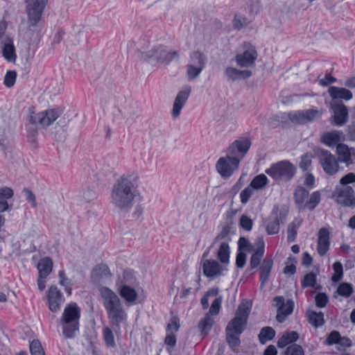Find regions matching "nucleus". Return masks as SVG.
Listing matches in <instances>:
<instances>
[{"mask_svg":"<svg viewBox=\"0 0 355 355\" xmlns=\"http://www.w3.org/2000/svg\"><path fill=\"white\" fill-rule=\"evenodd\" d=\"M139 175L135 171L121 175L114 183L110 195L111 204L119 211L128 213L132 207L138 191Z\"/></svg>","mask_w":355,"mask_h":355,"instance_id":"1","label":"nucleus"},{"mask_svg":"<svg viewBox=\"0 0 355 355\" xmlns=\"http://www.w3.org/2000/svg\"><path fill=\"white\" fill-rule=\"evenodd\" d=\"M137 52L139 58L151 64L162 63L170 64L173 60H179L180 54L178 51H168L166 46L155 44L150 46L147 37L141 38L138 42Z\"/></svg>","mask_w":355,"mask_h":355,"instance_id":"2","label":"nucleus"},{"mask_svg":"<svg viewBox=\"0 0 355 355\" xmlns=\"http://www.w3.org/2000/svg\"><path fill=\"white\" fill-rule=\"evenodd\" d=\"M101 295L110 325L115 332H120L121 324L126 322L128 314L119 297L107 287L101 289Z\"/></svg>","mask_w":355,"mask_h":355,"instance_id":"3","label":"nucleus"},{"mask_svg":"<svg viewBox=\"0 0 355 355\" xmlns=\"http://www.w3.org/2000/svg\"><path fill=\"white\" fill-rule=\"evenodd\" d=\"M80 309L76 303H71L65 306L60 318L63 335L67 338L76 336L79 330Z\"/></svg>","mask_w":355,"mask_h":355,"instance_id":"4","label":"nucleus"},{"mask_svg":"<svg viewBox=\"0 0 355 355\" xmlns=\"http://www.w3.org/2000/svg\"><path fill=\"white\" fill-rule=\"evenodd\" d=\"M265 172L275 181L288 182L295 175L296 167L288 160H282L272 164Z\"/></svg>","mask_w":355,"mask_h":355,"instance_id":"5","label":"nucleus"},{"mask_svg":"<svg viewBox=\"0 0 355 355\" xmlns=\"http://www.w3.org/2000/svg\"><path fill=\"white\" fill-rule=\"evenodd\" d=\"M319 163L324 172L329 175H336L340 169L338 159L329 150L318 148L316 151Z\"/></svg>","mask_w":355,"mask_h":355,"instance_id":"6","label":"nucleus"},{"mask_svg":"<svg viewBox=\"0 0 355 355\" xmlns=\"http://www.w3.org/2000/svg\"><path fill=\"white\" fill-rule=\"evenodd\" d=\"M240 162V158L238 156L228 154L219 158L217 161L216 164V171L223 178L227 179L238 169Z\"/></svg>","mask_w":355,"mask_h":355,"instance_id":"7","label":"nucleus"},{"mask_svg":"<svg viewBox=\"0 0 355 355\" xmlns=\"http://www.w3.org/2000/svg\"><path fill=\"white\" fill-rule=\"evenodd\" d=\"M288 214V209L286 207L274 206L266 227L268 234L272 235L279 232V225L284 223Z\"/></svg>","mask_w":355,"mask_h":355,"instance_id":"8","label":"nucleus"},{"mask_svg":"<svg viewBox=\"0 0 355 355\" xmlns=\"http://www.w3.org/2000/svg\"><path fill=\"white\" fill-rule=\"evenodd\" d=\"M47 2L48 0H25L28 21L31 26L37 25Z\"/></svg>","mask_w":355,"mask_h":355,"instance_id":"9","label":"nucleus"},{"mask_svg":"<svg viewBox=\"0 0 355 355\" xmlns=\"http://www.w3.org/2000/svg\"><path fill=\"white\" fill-rule=\"evenodd\" d=\"M60 115V112L55 109L46 110L38 113L31 112L29 122L32 125H40L42 127L50 125Z\"/></svg>","mask_w":355,"mask_h":355,"instance_id":"10","label":"nucleus"},{"mask_svg":"<svg viewBox=\"0 0 355 355\" xmlns=\"http://www.w3.org/2000/svg\"><path fill=\"white\" fill-rule=\"evenodd\" d=\"M243 47V53L236 55V62L241 67H251L254 64L255 60L257 58V52L255 48L250 43L245 42Z\"/></svg>","mask_w":355,"mask_h":355,"instance_id":"11","label":"nucleus"},{"mask_svg":"<svg viewBox=\"0 0 355 355\" xmlns=\"http://www.w3.org/2000/svg\"><path fill=\"white\" fill-rule=\"evenodd\" d=\"M322 112L318 110H306L291 112L288 114V119L293 123L305 124L321 116Z\"/></svg>","mask_w":355,"mask_h":355,"instance_id":"12","label":"nucleus"},{"mask_svg":"<svg viewBox=\"0 0 355 355\" xmlns=\"http://www.w3.org/2000/svg\"><path fill=\"white\" fill-rule=\"evenodd\" d=\"M336 202L343 207H355L354 189L350 186L337 187L336 189Z\"/></svg>","mask_w":355,"mask_h":355,"instance_id":"13","label":"nucleus"},{"mask_svg":"<svg viewBox=\"0 0 355 355\" xmlns=\"http://www.w3.org/2000/svg\"><path fill=\"white\" fill-rule=\"evenodd\" d=\"M251 146V141L246 137H240L235 140L227 148V153L238 156L240 161L245 157Z\"/></svg>","mask_w":355,"mask_h":355,"instance_id":"14","label":"nucleus"},{"mask_svg":"<svg viewBox=\"0 0 355 355\" xmlns=\"http://www.w3.org/2000/svg\"><path fill=\"white\" fill-rule=\"evenodd\" d=\"M331 108L334 111L332 124L338 126L344 125L348 120V109L343 103H333Z\"/></svg>","mask_w":355,"mask_h":355,"instance_id":"15","label":"nucleus"},{"mask_svg":"<svg viewBox=\"0 0 355 355\" xmlns=\"http://www.w3.org/2000/svg\"><path fill=\"white\" fill-rule=\"evenodd\" d=\"M191 91V87L190 86H185L178 93L173 106L172 114L174 118L180 116L181 110L186 103Z\"/></svg>","mask_w":355,"mask_h":355,"instance_id":"16","label":"nucleus"},{"mask_svg":"<svg viewBox=\"0 0 355 355\" xmlns=\"http://www.w3.org/2000/svg\"><path fill=\"white\" fill-rule=\"evenodd\" d=\"M49 309L52 312H57L60 310L61 303L63 301L62 295L57 286H51L47 294Z\"/></svg>","mask_w":355,"mask_h":355,"instance_id":"17","label":"nucleus"},{"mask_svg":"<svg viewBox=\"0 0 355 355\" xmlns=\"http://www.w3.org/2000/svg\"><path fill=\"white\" fill-rule=\"evenodd\" d=\"M321 141L328 147L333 148L338 144L340 141L345 140V135L342 131L333 130L326 132L321 135Z\"/></svg>","mask_w":355,"mask_h":355,"instance_id":"18","label":"nucleus"},{"mask_svg":"<svg viewBox=\"0 0 355 355\" xmlns=\"http://www.w3.org/2000/svg\"><path fill=\"white\" fill-rule=\"evenodd\" d=\"M202 268L204 275L210 278L221 275L224 270V268L217 261L212 259L205 260Z\"/></svg>","mask_w":355,"mask_h":355,"instance_id":"19","label":"nucleus"},{"mask_svg":"<svg viewBox=\"0 0 355 355\" xmlns=\"http://www.w3.org/2000/svg\"><path fill=\"white\" fill-rule=\"evenodd\" d=\"M329 232L322 227L318 232L317 250L320 256H324L329 248Z\"/></svg>","mask_w":355,"mask_h":355,"instance_id":"20","label":"nucleus"},{"mask_svg":"<svg viewBox=\"0 0 355 355\" xmlns=\"http://www.w3.org/2000/svg\"><path fill=\"white\" fill-rule=\"evenodd\" d=\"M117 291L120 296L128 304H133L137 299V293L135 289L125 284L118 285Z\"/></svg>","mask_w":355,"mask_h":355,"instance_id":"21","label":"nucleus"},{"mask_svg":"<svg viewBox=\"0 0 355 355\" xmlns=\"http://www.w3.org/2000/svg\"><path fill=\"white\" fill-rule=\"evenodd\" d=\"M272 266L273 260L272 257H265L261 263L259 271L261 288L264 287L266 283L268 281Z\"/></svg>","mask_w":355,"mask_h":355,"instance_id":"22","label":"nucleus"},{"mask_svg":"<svg viewBox=\"0 0 355 355\" xmlns=\"http://www.w3.org/2000/svg\"><path fill=\"white\" fill-rule=\"evenodd\" d=\"M225 75L228 80L236 81L250 78L252 76V72L250 70H239L228 67L225 69Z\"/></svg>","mask_w":355,"mask_h":355,"instance_id":"23","label":"nucleus"},{"mask_svg":"<svg viewBox=\"0 0 355 355\" xmlns=\"http://www.w3.org/2000/svg\"><path fill=\"white\" fill-rule=\"evenodd\" d=\"M328 93L333 100L349 101L352 98V93L344 87L331 86L328 89Z\"/></svg>","mask_w":355,"mask_h":355,"instance_id":"24","label":"nucleus"},{"mask_svg":"<svg viewBox=\"0 0 355 355\" xmlns=\"http://www.w3.org/2000/svg\"><path fill=\"white\" fill-rule=\"evenodd\" d=\"M247 322L241 320L238 317H234L230 321L226 327L225 331L241 335L245 329Z\"/></svg>","mask_w":355,"mask_h":355,"instance_id":"25","label":"nucleus"},{"mask_svg":"<svg viewBox=\"0 0 355 355\" xmlns=\"http://www.w3.org/2000/svg\"><path fill=\"white\" fill-rule=\"evenodd\" d=\"M39 275L41 277H47L52 271L53 261L49 257H44L40 260L37 263Z\"/></svg>","mask_w":355,"mask_h":355,"instance_id":"26","label":"nucleus"},{"mask_svg":"<svg viewBox=\"0 0 355 355\" xmlns=\"http://www.w3.org/2000/svg\"><path fill=\"white\" fill-rule=\"evenodd\" d=\"M336 153L339 155V157L337 158L338 162L345 163L347 166L352 164L351 153L346 144H338L336 147Z\"/></svg>","mask_w":355,"mask_h":355,"instance_id":"27","label":"nucleus"},{"mask_svg":"<svg viewBox=\"0 0 355 355\" xmlns=\"http://www.w3.org/2000/svg\"><path fill=\"white\" fill-rule=\"evenodd\" d=\"M207 61V58L203 53L195 51L190 54V63L189 64L204 69Z\"/></svg>","mask_w":355,"mask_h":355,"instance_id":"28","label":"nucleus"},{"mask_svg":"<svg viewBox=\"0 0 355 355\" xmlns=\"http://www.w3.org/2000/svg\"><path fill=\"white\" fill-rule=\"evenodd\" d=\"M264 253V242L262 239L259 241V246L252 254L250 261V269L257 268L261 263V260Z\"/></svg>","mask_w":355,"mask_h":355,"instance_id":"29","label":"nucleus"},{"mask_svg":"<svg viewBox=\"0 0 355 355\" xmlns=\"http://www.w3.org/2000/svg\"><path fill=\"white\" fill-rule=\"evenodd\" d=\"M308 195L309 191L303 187L298 186L295 189L294 199L299 209H304Z\"/></svg>","mask_w":355,"mask_h":355,"instance_id":"30","label":"nucleus"},{"mask_svg":"<svg viewBox=\"0 0 355 355\" xmlns=\"http://www.w3.org/2000/svg\"><path fill=\"white\" fill-rule=\"evenodd\" d=\"M299 334L295 331L286 332L279 338L277 341V347L279 348H284L288 344H294L293 343L297 340Z\"/></svg>","mask_w":355,"mask_h":355,"instance_id":"31","label":"nucleus"},{"mask_svg":"<svg viewBox=\"0 0 355 355\" xmlns=\"http://www.w3.org/2000/svg\"><path fill=\"white\" fill-rule=\"evenodd\" d=\"M3 56L8 62H15L17 55L15 53V48L11 40L6 42L3 48Z\"/></svg>","mask_w":355,"mask_h":355,"instance_id":"32","label":"nucleus"},{"mask_svg":"<svg viewBox=\"0 0 355 355\" xmlns=\"http://www.w3.org/2000/svg\"><path fill=\"white\" fill-rule=\"evenodd\" d=\"M214 324V319L209 315V313H206L205 317L199 322L198 327L200 331L202 336H206L209 334Z\"/></svg>","mask_w":355,"mask_h":355,"instance_id":"33","label":"nucleus"},{"mask_svg":"<svg viewBox=\"0 0 355 355\" xmlns=\"http://www.w3.org/2000/svg\"><path fill=\"white\" fill-rule=\"evenodd\" d=\"M307 315L309 322L315 327H322L324 323V314L322 312L309 311Z\"/></svg>","mask_w":355,"mask_h":355,"instance_id":"34","label":"nucleus"},{"mask_svg":"<svg viewBox=\"0 0 355 355\" xmlns=\"http://www.w3.org/2000/svg\"><path fill=\"white\" fill-rule=\"evenodd\" d=\"M230 246L227 242H223L218 250L217 257L221 263L227 264L230 261Z\"/></svg>","mask_w":355,"mask_h":355,"instance_id":"35","label":"nucleus"},{"mask_svg":"<svg viewBox=\"0 0 355 355\" xmlns=\"http://www.w3.org/2000/svg\"><path fill=\"white\" fill-rule=\"evenodd\" d=\"M92 277L101 279L111 277V272L108 266L105 264L97 265L92 270Z\"/></svg>","mask_w":355,"mask_h":355,"instance_id":"36","label":"nucleus"},{"mask_svg":"<svg viewBox=\"0 0 355 355\" xmlns=\"http://www.w3.org/2000/svg\"><path fill=\"white\" fill-rule=\"evenodd\" d=\"M301 225L300 220H295L290 223L287 228V241L288 243L294 242L297 234V229Z\"/></svg>","mask_w":355,"mask_h":355,"instance_id":"37","label":"nucleus"},{"mask_svg":"<svg viewBox=\"0 0 355 355\" xmlns=\"http://www.w3.org/2000/svg\"><path fill=\"white\" fill-rule=\"evenodd\" d=\"M294 304L292 300H288L282 311L277 312L276 319L279 322H284L286 318L291 315L293 311Z\"/></svg>","mask_w":355,"mask_h":355,"instance_id":"38","label":"nucleus"},{"mask_svg":"<svg viewBox=\"0 0 355 355\" xmlns=\"http://www.w3.org/2000/svg\"><path fill=\"white\" fill-rule=\"evenodd\" d=\"M275 336V331L270 327H265L261 329L259 340L261 344H265L267 341L272 340Z\"/></svg>","mask_w":355,"mask_h":355,"instance_id":"39","label":"nucleus"},{"mask_svg":"<svg viewBox=\"0 0 355 355\" xmlns=\"http://www.w3.org/2000/svg\"><path fill=\"white\" fill-rule=\"evenodd\" d=\"M268 183V178L264 174H259L252 179L250 186L253 188L254 190H259L265 187Z\"/></svg>","mask_w":355,"mask_h":355,"instance_id":"40","label":"nucleus"},{"mask_svg":"<svg viewBox=\"0 0 355 355\" xmlns=\"http://www.w3.org/2000/svg\"><path fill=\"white\" fill-rule=\"evenodd\" d=\"M320 201V191H314L313 192L309 200L306 202L304 209L307 208L309 210H313L316 206L319 204Z\"/></svg>","mask_w":355,"mask_h":355,"instance_id":"41","label":"nucleus"},{"mask_svg":"<svg viewBox=\"0 0 355 355\" xmlns=\"http://www.w3.org/2000/svg\"><path fill=\"white\" fill-rule=\"evenodd\" d=\"M251 19L245 17L240 14H236L233 21V26L235 28L240 29L247 26L251 22Z\"/></svg>","mask_w":355,"mask_h":355,"instance_id":"42","label":"nucleus"},{"mask_svg":"<svg viewBox=\"0 0 355 355\" xmlns=\"http://www.w3.org/2000/svg\"><path fill=\"white\" fill-rule=\"evenodd\" d=\"M250 311V306L248 304H241L236 311L235 317H238L241 320L245 322L248 321V315Z\"/></svg>","mask_w":355,"mask_h":355,"instance_id":"43","label":"nucleus"},{"mask_svg":"<svg viewBox=\"0 0 355 355\" xmlns=\"http://www.w3.org/2000/svg\"><path fill=\"white\" fill-rule=\"evenodd\" d=\"M8 124L3 117H0V146L5 148L8 144L6 130Z\"/></svg>","mask_w":355,"mask_h":355,"instance_id":"44","label":"nucleus"},{"mask_svg":"<svg viewBox=\"0 0 355 355\" xmlns=\"http://www.w3.org/2000/svg\"><path fill=\"white\" fill-rule=\"evenodd\" d=\"M316 275L310 272L304 275L301 281L302 288L314 287L316 284Z\"/></svg>","mask_w":355,"mask_h":355,"instance_id":"45","label":"nucleus"},{"mask_svg":"<svg viewBox=\"0 0 355 355\" xmlns=\"http://www.w3.org/2000/svg\"><path fill=\"white\" fill-rule=\"evenodd\" d=\"M313 156L311 153H306L301 157V160L299 164L300 169L303 171H306L310 169L312 164Z\"/></svg>","mask_w":355,"mask_h":355,"instance_id":"46","label":"nucleus"},{"mask_svg":"<svg viewBox=\"0 0 355 355\" xmlns=\"http://www.w3.org/2000/svg\"><path fill=\"white\" fill-rule=\"evenodd\" d=\"M337 293L341 296L349 297L353 293V287L349 283H342L338 286Z\"/></svg>","mask_w":355,"mask_h":355,"instance_id":"47","label":"nucleus"},{"mask_svg":"<svg viewBox=\"0 0 355 355\" xmlns=\"http://www.w3.org/2000/svg\"><path fill=\"white\" fill-rule=\"evenodd\" d=\"M200 69L193 65L187 64V76L189 80H193L200 76L202 71Z\"/></svg>","mask_w":355,"mask_h":355,"instance_id":"48","label":"nucleus"},{"mask_svg":"<svg viewBox=\"0 0 355 355\" xmlns=\"http://www.w3.org/2000/svg\"><path fill=\"white\" fill-rule=\"evenodd\" d=\"M284 355H304V351L302 346L291 344L286 349Z\"/></svg>","mask_w":355,"mask_h":355,"instance_id":"49","label":"nucleus"},{"mask_svg":"<svg viewBox=\"0 0 355 355\" xmlns=\"http://www.w3.org/2000/svg\"><path fill=\"white\" fill-rule=\"evenodd\" d=\"M29 347L31 355H44V351L39 340H33Z\"/></svg>","mask_w":355,"mask_h":355,"instance_id":"50","label":"nucleus"},{"mask_svg":"<svg viewBox=\"0 0 355 355\" xmlns=\"http://www.w3.org/2000/svg\"><path fill=\"white\" fill-rule=\"evenodd\" d=\"M333 269L334 274L331 277L333 282H337L340 281L343 277V265L340 262L336 261L333 264Z\"/></svg>","mask_w":355,"mask_h":355,"instance_id":"51","label":"nucleus"},{"mask_svg":"<svg viewBox=\"0 0 355 355\" xmlns=\"http://www.w3.org/2000/svg\"><path fill=\"white\" fill-rule=\"evenodd\" d=\"M222 302L223 297L221 295H219L217 297H216V299L211 303V305L207 313H209V315H217L220 311Z\"/></svg>","mask_w":355,"mask_h":355,"instance_id":"52","label":"nucleus"},{"mask_svg":"<svg viewBox=\"0 0 355 355\" xmlns=\"http://www.w3.org/2000/svg\"><path fill=\"white\" fill-rule=\"evenodd\" d=\"M103 336L105 342L107 346H115L114 337L112 331L110 327H106L103 329Z\"/></svg>","mask_w":355,"mask_h":355,"instance_id":"53","label":"nucleus"},{"mask_svg":"<svg viewBox=\"0 0 355 355\" xmlns=\"http://www.w3.org/2000/svg\"><path fill=\"white\" fill-rule=\"evenodd\" d=\"M237 336L229 331L226 332V341L232 349L236 348L241 343V340Z\"/></svg>","mask_w":355,"mask_h":355,"instance_id":"54","label":"nucleus"},{"mask_svg":"<svg viewBox=\"0 0 355 355\" xmlns=\"http://www.w3.org/2000/svg\"><path fill=\"white\" fill-rule=\"evenodd\" d=\"M80 198L85 202H90L96 198V193L91 189H84L80 192Z\"/></svg>","mask_w":355,"mask_h":355,"instance_id":"55","label":"nucleus"},{"mask_svg":"<svg viewBox=\"0 0 355 355\" xmlns=\"http://www.w3.org/2000/svg\"><path fill=\"white\" fill-rule=\"evenodd\" d=\"M230 232V227L228 225H224L220 232L215 237L213 245L223 239H227L228 241H230V239L228 237Z\"/></svg>","mask_w":355,"mask_h":355,"instance_id":"56","label":"nucleus"},{"mask_svg":"<svg viewBox=\"0 0 355 355\" xmlns=\"http://www.w3.org/2000/svg\"><path fill=\"white\" fill-rule=\"evenodd\" d=\"M17 78V73L15 71H8L4 77V84L8 87H11L14 85Z\"/></svg>","mask_w":355,"mask_h":355,"instance_id":"57","label":"nucleus"},{"mask_svg":"<svg viewBox=\"0 0 355 355\" xmlns=\"http://www.w3.org/2000/svg\"><path fill=\"white\" fill-rule=\"evenodd\" d=\"M315 305L319 308L324 307L328 303L329 298L324 293H319L315 297Z\"/></svg>","mask_w":355,"mask_h":355,"instance_id":"58","label":"nucleus"},{"mask_svg":"<svg viewBox=\"0 0 355 355\" xmlns=\"http://www.w3.org/2000/svg\"><path fill=\"white\" fill-rule=\"evenodd\" d=\"M254 192V189L250 185L245 188L240 193L241 202L242 204H246Z\"/></svg>","mask_w":355,"mask_h":355,"instance_id":"59","label":"nucleus"},{"mask_svg":"<svg viewBox=\"0 0 355 355\" xmlns=\"http://www.w3.org/2000/svg\"><path fill=\"white\" fill-rule=\"evenodd\" d=\"M340 337L341 336L338 331H333L327 336L325 343L329 345H338Z\"/></svg>","mask_w":355,"mask_h":355,"instance_id":"60","label":"nucleus"},{"mask_svg":"<svg viewBox=\"0 0 355 355\" xmlns=\"http://www.w3.org/2000/svg\"><path fill=\"white\" fill-rule=\"evenodd\" d=\"M253 222L248 216L242 215L240 218V225L246 231H250L252 228Z\"/></svg>","mask_w":355,"mask_h":355,"instance_id":"61","label":"nucleus"},{"mask_svg":"<svg viewBox=\"0 0 355 355\" xmlns=\"http://www.w3.org/2000/svg\"><path fill=\"white\" fill-rule=\"evenodd\" d=\"M180 328L179 319L177 316H173L166 326V331L173 332L178 331Z\"/></svg>","mask_w":355,"mask_h":355,"instance_id":"62","label":"nucleus"},{"mask_svg":"<svg viewBox=\"0 0 355 355\" xmlns=\"http://www.w3.org/2000/svg\"><path fill=\"white\" fill-rule=\"evenodd\" d=\"M238 245L239 252H241L243 250L250 252L252 248V245L249 241L245 237H241L239 239Z\"/></svg>","mask_w":355,"mask_h":355,"instance_id":"63","label":"nucleus"},{"mask_svg":"<svg viewBox=\"0 0 355 355\" xmlns=\"http://www.w3.org/2000/svg\"><path fill=\"white\" fill-rule=\"evenodd\" d=\"M355 182V174L354 173H349L344 175L340 180V184L342 187H347V184Z\"/></svg>","mask_w":355,"mask_h":355,"instance_id":"64","label":"nucleus"}]
</instances>
